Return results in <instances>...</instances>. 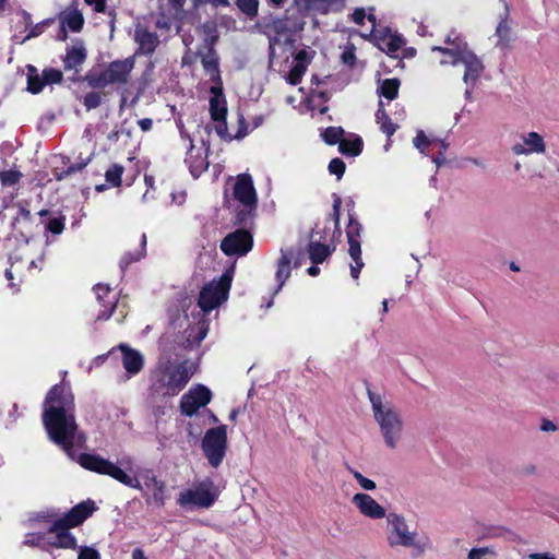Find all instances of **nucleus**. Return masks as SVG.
Wrapping results in <instances>:
<instances>
[{"mask_svg": "<svg viewBox=\"0 0 559 559\" xmlns=\"http://www.w3.org/2000/svg\"><path fill=\"white\" fill-rule=\"evenodd\" d=\"M47 85L45 78L37 72V69L33 66L27 67V91L32 94H38L43 91L44 86Z\"/></svg>", "mask_w": 559, "mask_h": 559, "instance_id": "29", "label": "nucleus"}, {"mask_svg": "<svg viewBox=\"0 0 559 559\" xmlns=\"http://www.w3.org/2000/svg\"><path fill=\"white\" fill-rule=\"evenodd\" d=\"M134 68V60L127 58L124 60H116L108 64L102 72H90L84 80L93 88H105L109 85L126 84L130 73Z\"/></svg>", "mask_w": 559, "mask_h": 559, "instance_id": "8", "label": "nucleus"}, {"mask_svg": "<svg viewBox=\"0 0 559 559\" xmlns=\"http://www.w3.org/2000/svg\"><path fill=\"white\" fill-rule=\"evenodd\" d=\"M132 559H147V558L141 548H135L132 551Z\"/></svg>", "mask_w": 559, "mask_h": 559, "instance_id": "64", "label": "nucleus"}, {"mask_svg": "<svg viewBox=\"0 0 559 559\" xmlns=\"http://www.w3.org/2000/svg\"><path fill=\"white\" fill-rule=\"evenodd\" d=\"M102 97L98 93L91 92L85 95L83 104L87 109H94L100 105Z\"/></svg>", "mask_w": 559, "mask_h": 559, "instance_id": "48", "label": "nucleus"}, {"mask_svg": "<svg viewBox=\"0 0 559 559\" xmlns=\"http://www.w3.org/2000/svg\"><path fill=\"white\" fill-rule=\"evenodd\" d=\"M86 50L82 45H75L68 49L63 59L66 70H75L85 61Z\"/></svg>", "mask_w": 559, "mask_h": 559, "instance_id": "28", "label": "nucleus"}, {"mask_svg": "<svg viewBox=\"0 0 559 559\" xmlns=\"http://www.w3.org/2000/svg\"><path fill=\"white\" fill-rule=\"evenodd\" d=\"M85 2L88 5L94 7V10L96 12H104L106 9V1L105 0H85Z\"/></svg>", "mask_w": 559, "mask_h": 559, "instance_id": "58", "label": "nucleus"}, {"mask_svg": "<svg viewBox=\"0 0 559 559\" xmlns=\"http://www.w3.org/2000/svg\"><path fill=\"white\" fill-rule=\"evenodd\" d=\"M119 349L122 352V365L126 371L130 376L138 374L144 366L143 355L139 350L130 348L124 344H121Z\"/></svg>", "mask_w": 559, "mask_h": 559, "instance_id": "23", "label": "nucleus"}, {"mask_svg": "<svg viewBox=\"0 0 559 559\" xmlns=\"http://www.w3.org/2000/svg\"><path fill=\"white\" fill-rule=\"evenodd\" d=\"M233 194L235 200L243 206L238 214V221L243 222L247 215H250L257 207V193L251 176L239 175L235 181Z\"/></svg>", "mask_w": 559, "mask_h": 559, "instance_id": "13", "label": "nucleus"}, {"mask_svg": "<svg viewBox=\"0 0 559 559\" xmlns=\"http://www.w3.org/2000/svg\"><path fill=\"white\" fill-rule=\"evenodd\" d=\"M210 93V115L212 121L215 123L214 129L221 139L225 141H231L226 122L228 110L227 100L223 93V84L212 85Z\"/></svg>", "mask_w": 559, "mask_h": 559, "instance_id": "12", "label": "nucleus"}, {"mask_svg": "<svg viewBox=\"0 0 559 559\" xmlns=\"http://www.w3.org/2000/svg\"><path fill=\"white\" fill-rule=\"evenodd\" d=\"M386 119H390V118L383 108V103L380 100L379 108L376 112V120H377V122H381V121H385Z\"/></svg>", "mask_w": 559, "mask_h": 559, "instance_id": "59", "label": "nucleus"}, {"mask_svg": "<svg viewBox=\"0 0 559 559\" xmlns=\"http://www.w3.org/2000/svg\"><path fill=\"white\" fill-rule=\"evenodd\" d=\"M138 123H139V126H140L142 131H150L152 129V126H153V121L150 118L141 119V120H139Z\"/></svg>", "mask_w": 559, "mask_h": 559, "instance_id": "61", "label": "nucleus"}, {"mask_svg": "<svg viewBox=\"0 0 559 559\" xmlns=\"http://www.w3.org/2000/svg\"><path fill=\"white\" fill-rule=\"evenodd\" d=\"M201 448L210 465L217 468L226 455L227 427L221 425L209 429L202 439Z\"/></svg>", "mask_w": 559, "mask_h": 559, "instance_id": "10", "label": "nucleus"}, {"mask_svg": "<svg viewBox=\"0 0 559 559\" xmlns=\"http://www.w3.org/2000/svg\"><path fill=\"white\" fill-rule=\"evenodd\" d=\"M344 134V130L341 127H330L324 130L322 136L324 141L330 144H336L342 141Z\"/></svg>", "mask_w": 559, "mask_h": 559, "instance_id": "37", "label": "nucleus"}, {"mask_svg": "<svg viewBox=\"0 0 559 559\" xmlns=\"http://www.w3.org/2000/svg\"><path fill=\"white\" fill-rule=\"evenodd\" d=\"M498 45H504L510 40V27L506 21H501L496 28Z\"/></svg>", "mask_w": 559, "mask_h": 559, "instance_id": "42", "label": "nucleus"}, {"mask_svg": "<svg viewBox=\"0 0 559 559\" xmlns=\"http://www.w3.org/2000/svg\"><path fill=\"white\" fill-rule=\"evenodd\" d=\"M265 34L269 38V57L272 60L275 57V47L281 43L282 39L286 41L290 39L292 27L289 20L275 19L265 25Z\"/></svg>", "mask_w": 559, "mask_h": 559, "instance_id": "17", "label": "nucleus"}, {"mask_svg": "<svg viewBox=\"0 0 559 559\" xmlns=\"http://www.w3.org/2000/svg\"><path fill=\"white\" fill-rule=\"evenodd\" d=\"M134 40L139 45L138 52L143 55H152L159 44L158 36L142 25H136Z\"/></svg>", "mask_w": 559, "mask_h": 559, "instance_id": "22", "label": "nucleus"}, {"mask_svg": "<svg viewBox=\"0 0 559 559\" xmlns=\"http://www.w3.org/2000/svg\"><path fill=\"white\" fill-rule=\"evenodd\" d=\"M21 178V173L15 170H8L0 174V179L3 186H13Z\"/></svg>", "mask_w": 559, "mask_h": 559, "instance_id": "44", "label": "nucleus"}, {"mask_svg": "<svg viewBox=\"0 0 559 559\" xmlns=\"http://www.w3.org/2000/svg\"><path fill=\"white\" fill-rule=\"evenodd\" d=\"M385 521L386 542L391 547L411 548L416 556L432 549L431 539L428 536L419 537L416 531H412L404 515L390 512Z\"/></svg>", "mask_w": 559, "mask_h": 559, "instance_id": "6", "label": "nucleus"}, {"mask_svg": "<svg viewBox=\"0 0 559 559\" xmlns=\"http://www.w3.org/2000/svg\"><path fill=\"white\" fill-rule=\"evenodd\" d=\"M180 134L181 138L186 140L189 147L185 162L188 165L191 175L194 178H198L209 167L205 150L203 147L195 148L192 140L183 130L180 131Z\"/></svg>", "mask_w": 559, "mask_h": 559, "instance_id": "19", "label": "nucleus"}, {"mask_svg": "<svg viewBox=\"0 0 559 559\" xmlns=\"http://www.w3.org/2000/svg\"><path fill=\"white\" fill-rule=\"evenodd\" d=\"M201 63L210 81L213 82V85H222L218 57L213 49H209L207 53L202 57Z\"/></svg>", "mask_w": 559, "mask_h": 559, "instance_id": "27", "label": "nucleus"}, {"mask_svg": "<svg viewBox=\"0 0 559 559\" xmlns=\"http://www.w3.org/2000/svg\"><path fill=\"white\" fill-rule=\"evenodd\" d=\"M78 559H100L99 552L93 547H81Z\"/></svg>", "mask_w": 559, "mask_h": 559, "instance_id": "50", "label": "nucleus"}, {"mask_svg": "<svg viewBox=\"0 0 559 559\" xmlns=\"http://www.w3.org/2000/svg\"><path fill=\"white\" fill-rule=\"evenodd\" d=\"M96 298L99 302H104V310L100 311L97 319L107 320L110 318L112 310L117 307V298L111 295L110 288L107 285L97 284L94 287Z\"/></svg>", "mask_w": 559, "mask_h": 559, "instance_id": "24", "label": "nucleus"}, {"mask_svg": "<svg viewBox=\"0 0 559 559\" xmlns=\"http://www.w3.org/2000/svg\"><path fill=\"white\" fill-rule=\"evenodd\" d=\"M218 497V490L214 483L206 478L192 484L191 487L178 493L177 503L185 509H207Z\"/></svg>", "mask_w": 559, "mask_h": 559, "instance_id": "9", "label": "nucleus"}, {"mask_svg": "<svg viewBox=\"0 0 559 559\" xmlns=\"http://www.w3.org/2000/svg\"><path fill=\"white\" fill-rule=\"evenodd\" d=\"M43 423L49 439L74 457V447L82 448L86 437L78 429L74 416V396L66 384L53 385L44 402Z\"/></svg>", "mask_w": 559, "mask_h": 559, "instance_id": "1", "label": "nucleus"}, {"mask_svg": "<svg viewBox=\"0 0 559 559\" xmlns=\"http://www.w3.org/2000/svg\"><path fill=\"white\" fill-rule=\"evenodd\" d=\"M87 163H88V159L85 162H82V163L73 164V165L69 166L66 171L58 174L57 178L60 180V179L64 178L66 176H69L76 171H81L87 165Z\"/></svg>", "mask_w": 559, "mask_h": 559, "instance_id": "54", "label": "nucleus"}, {"mask_svg": "<svg viewBox=\"0 0 559 559\" xmlns=\"http://www.w3.org/2000/svg\"><path fill=\"white\" fill-rule=\"evenodd\" d=\"M95 510L94 502H81L73 507L63 518L52 521V531L55 534L56 548L76 549V538L70 533L71 527L83 523Z\"/></svg>", "mask_w": 559, "mask_h": 559, "instance_id": "7", "label": "nucleus"}, {"mask_svg": "<svg viewBox=\"0 0 559 559\" xmlns=\"http://www.w3.org/2000/svg\"><path fill=\"white\" fill-rule=\"evenodd\" d=\"M197 366L188 360L162 356L150 372V391L156 397L177 396L194 374Z\"/></svg>", "mask_w": 559, "mask_h": 559, "instance_id": "3", "label": "nucleus"}, {"mask_svg": "<svg viewBox=\"0 0 559 559\" xmlns=\"http://www.w3.org/2000/svg\"><path fill=\"white\" fill-rule=\"evenodd\" d=\"M310 260L316 263H322L330 254L331 250L326 245L320 242H310L308 247Z\"/></svg>", "mask_w": 559, "mask_h": 559, "instance_id": "30", "label": "nucleus"}, {"mask_svg": "<svg viewBox=\"0 0 559 559\" xmlns=\"http://www.w3.org/2000/svg\"><path fill=\"white\" fill-rule=\"evenodd\" d=\"M207 334V325L205 321H200L195 329H192L188 335V341L200 344Z\"/></svg>", "mask_w": 559, "mask_h": 559, "instance_id": "38", "label": "nucleus"}, {"mask_svg": "<svg viewBox=\"0 0 559 559\" xmlns=\"http://www.w3.org/2000/svg\"><path fill=\"white\" fill-rule=\"evenodd\" d=\"M47 229L55 235L61 234L64 229V218H61V217L50 218L47 224Z\"/></svg>", "mask_w": 559, "mask_h": 559, "instance_id": "46", "label": "nucleus"}, {"mask_svg": "<svg viewBox=\"0 0 559 559\" xmlns=\"http://www.w3.org/2000/svg\"><path fill=\"white\" fill-rule=\"evenodd\" d=\"M231 277L228 274H223L218 281H212L206 284L199 296V306L203 312H210L228 297L230 289Z\"/></svg>", "mask_w": 559, "mask_h": 559, "instance_id": "11", "label": "nucleus"}, {"mask_svg": "<svg viewBox=\"0 0 559 559\" xmlns=\"http://www.w3.org/2000/svg\"><path fill=\"white\" fill-rule=\"evenodd\" d=\"M366 17V12L364 9H356L353 13V21L356 24H362Z\"/></svg>", "mask_w": 559, "mask_h": 559, "instance_id": "60", "label": "nucleus"}, {"mask_svg": "<svg viewBox=\"0 0 559 559\" xmlns=\"http://www.w3.org/2000/svg\"><path fill=\"white\" fill-rule=\"evenodd\" d=\"M340 209H341V199L336 198L333 203V215L335 217L336 224H338V219H340Z\"/></svg>", "mask_w": 559, "mask_h": 559, "instance_id": "62", "label": "nucleus"}, {"mask_svg": "<svg viewBox=\"0 0 559 559\" xmlns=\"http://www.w3.org/2000/svg\"><path fill=\"white\" fill-rule=\"evenodd\" d=\"M43 75L47 84L60 83L62 80V73L56 69H46L43 71Z\"/></svg>", "mask_w": 559, "mask_h": 559, "instance_id": "47", "label": "nucleus"}, {"mask_svg": "<svg viewBox=\"0 0 559 559\" xmlns=\"http://www.w3.org/2000/svg\"><path fill=\"white\" fill-rule=\"evenodd\" d=\"M380 126V130L385 133L389 138L396 131V124L392 123L391 119L385 121L377 122Z\"/></svg>", "mask_w": 559, "mask_h": 559, "instance_id": "55", "label": "nucleus"}, {"mask_svg": "<svg viewBox=\"0 0 559 559\" xmlns=\"http://www.w3.org/2000/svg\"><path fill=\"white\" fill-rule=\"evenodd\" d=\"M368 397L384 445L389 450L397 449L403 441L405 430L401 409L378 393L368 391Z\"/></svg>", "mask_w": 559, "mask_h": 559, "instance_id": "5", "label": "nucleus"}, {"mask_svg": "<svg viewBox=\"0 0 559 559\" xmlns=\"http://www.w3.org/2000/svg\"><path fill=\"white\" fill-rule=\"evenodd\" d=\"M237 5L241 12L252 17L258 13V0H237Z\"/></svg>", "mask_w": 559, "mask_h": 559, "instance_id": "39", "label": "nucleus"}, {"mask_svg": "<svg viewBox=\"0 0 559 559\" xmlns=\"http://www.w3.org/2000/svg\"><path fill=\"white\" fill-rule=\"evenodd\" d=\"M342 61L345 64L353 66L355 62V48L353 45H347L342 52Z\"/></svg>", "mask_w": 559, "mask_h": 559, "instance_id": "51", "label": "nucleus"}, {"mask_svg": "<svg viewBox=\"0 0 559 559\" xmlns=\"http://www.w3.org/2000/svg\"><path fill=\"white\" fill-rule=\"evenodd\" d=\"M253 246V239L249 231L239 229L227 235L222 243L221 249L227 255H245Z\"/></svg>", "mask_w": 559, "mask_h": 559, "instance_id": "16", "label": "nucleus"}, {"mask_svg": "<svg viewBox=\"0 0 559 559\" xmlns=\"http://www.w3.org/2000/svg\"><path fill=\"white\" fill-rule=\"evenodd\" d=\"M404 44H405L404 39L399 35H390L384 40L386 50H388V52H391V53L399 51Z\"/></svg>", "mask_w": 559, "mask_h": 559, "instance_id": "41", "label": "nucleus"}, {"mask_svg": "<svg viewBox=\"0 0 559 559\" xmlns=\"http://www.w3.org/2000/svg\"><path fill=\"white\" fill-rule=\"evenodd\" d=\"M87 163H88V159L85 162H82V163L73 164V165L69 166L66 171L58 174L57 178L60 180V179L64 178L66 176H69L76 171H81L87 165Z\"/></svg>", "mask_w": 559, "mask_h": 559, "instance_id": "53", "label": "nucleus"}, {"mask_svg": "<svg viewBox=\"0 0 559 559\" xmlns=\"http://www.w3.org/2000/svg\"><path fill=\"white\" fill-rule=\"evenodd\" d=\"M212 392L203 384H197L189 389L180 400L181 413L187 416H192L201 407L210 403Z\"/></svg>", "mask_w": 559, "mask_h": 559, "instance_id": "15", "label": "nucleus"}, {"mask_svg": "<svg viewBox=\"0 0 559 559\" xmlns=\"http://www.w3.org/2000/svg\"><path fill=\"white\" fill-rule=\"evenodd\" d=\"M175 19H182L186 0H168Z\"/></svg>", "mask_w": 559, "mask_h": 559, "instance_id": "49", "label": "nucleus"}, {"mask_svg": "<svg viewBox=\"0 0 559 559\" xmlns=\"http://www.w3.org/2000/svg\"><path fill=\"white\" fill-rule=\"evenodd\" d=\"M123 170V167L119 164L111 165L105 173L106 181L112 187H119Z\"/></svg>", "mask_w": 559, "mask_h": 559, "instance_id": "35", "label": "nucleus"}, {"mask_svg": "<svg viewBox=\"0 0 559 559\" xmlns=\"http://www.w3.org/2000/svg\"><path fill=\"white\" fill-rule=\"evenodd\" d=\"M530 559H556L547 552H535L530 555Z\"/></svg>", "mask_w": 559, "mask_h": 559, "instance_id": "63", "label": "nucleus"}, {"mask_svg": "<svg viewBox=\"0 0 559 559\" xmlns=\"http://www.w3.org/2000/svg\"><path fill=\"white\" fill-rule=\"evenodd\" d=\"M314 55L316 51L309 47L297 51L294 57L293 67L286 79L289 84L297 85L301 82V79Z\"/></svg>", "mask_w": 559, "mask_h": 559, "instance_id": "20", "label": "nucleus"}, {"mask_svg": "<svg viewBox=\"0 0 559 559\" xmlns=\"http://www.w3.org/2000/svg\"><path fill=\"white\" fill-rule=\"evenodd\" d=\"M337 1L338 0H306V4L309 10L319 13H326L337 3Z\"/></svg>", "mask_w": 559, "mask_h": 559, "instance_id": "36", "label": "nucleus"}, {"mask_svg": "<svg viewBox=\"0 0 559 559\" xmlns=\"http://www.w3.org/2000/svg\"><path fill=\"white\" fill-rule=\"evenodd\" d=\"M400 85L397 79H385L380 84L379 93L389 100H393L397 97Z\"/></svg>", "mask_w": 559, "mask_h": 559, "instance_id": "33", "label": "nucleus"}, {"mask_svg": "<svg viewBox=\"0 0 559 559\" xmlns=\"http://www.w3.org/2000/svg\"><path fill=\"white\" fill-rule=\"evenodd\" d=\"M511 150L518 156L544 154L546 152V143L539 133L530 131L520 134L519 141L512 145Z\"/></svg>", "mask_w": 559, "mask_h": 559, "instance_id": "18", "label": "nucleus"}, {"mask_svg": "<svg viewBox=\"0 0 559 559\" xmlns=\"http://www.w3.org/2000/svg\"><path fill=\"white\" fill-rule=\"evenodd\" d=\"M540 430L544 432H554L557 430V425L554 421L544 418L540 424Z\"/></svg>", "mask_w": 559, "mask_h": 559, "instance_id": "57", "label": "nucleus"}, {"mask_svg": "<svg viewBox=\"0 0 559 559\" xmlns=\"http://www.w3.org/2000/svg\"><path fill=\"white\" fill-rule=\"evenodd\" d=\"M353 503L366 518L379 520L388 515L385 514V509L367 493H356L353 497Z\"/></svg>", "mask_w": 559, "mask_h": 559, "instance_id": "21", "label": "nucleus"}, {"mask_svg": "<svg viewBox=\"0 0 559 559\" xmlns=\"http://www.w3.org/2000/svg\"><path fill=\"white\" fill-rule=\"evenodd\" d=\"M362 141L360 138H355L353 140L342 139L338 144V150L342 154L349 156H357L361 153Z\"/></svg>", "mask_w": 559, "mask_h": 559, "instance_id": "34", "label": "nucleus"}, {"mask_svg": "<svg viewBox=\"0 0 559 559\" xmlns=\"http://www.w3.org/2000/svg\"><path fill=\"white\" fill-rule=\"evenodd\" d=\"M47 525L45 532H36V533H29L26 535L24 544L28 546H37L43 549L49 547L56 548V545L52 543L55 542V532L52 531V523L51 521H46Z\"/></svg>", "mask_w": 559, "mask_h": 559, "instance_id": "26", "label": "nucleus"}, {"mask_svg": "<svg viewBox=\"0 0 559 559\" xmlns=\"http://www.w3.org/2000/svg\"><path fill=\"white\" fill-rule=\"evenodd\" d=\"M294 259V252L290 249H281V255L277 260L275 278L277 282L276 293L283 287L285 282L289 278L292 273V261Z\"/></svg>", "mask_w": 559, "mask_h": 559, "instance_id": "25", "label": "nucleus"}, {"mask_svg": "<svg viewBox=\"0 0 559 559\" xmlns=\"http://www.w3.org/2000/svg\"><path fill=\"white\" fill-rule=\"evenodd\" d=\"M78 462L88 471L110 476L122 485L141 491L147 504L163 507L166 502V484L150 468L139 469L133 476L114 462L91 453L80 454Z\"/></svg>", "mask_w": 559, "mask_h": 559, "instance_id": "2", "label": "nucleus"}, {"mask_svg": "<svg viewBox=\"0 0 559 559\" xmlns=\"http://www.w3.org/2000/svg\"><path fill=\"white\" fill-rule=\"evenodd\" d=\"M329 171L340 179L345 171V163L341 158H333L329 164Z\"/></svg>", "mask_w": 559, "mask_h": 559, "instance_id": "45", "label": "nucleus"}, {"mask_svg": "<svg viewBox=\"0 0 559 559\" xmlns=\"http://www.w3.org/2000/svg\"><path fill=\"white\" fill-rule=\"evenodd\" d=\"M361 230V225L357 221L350 218L346 229V236L349 246L348 253L354 262L350 264V275L355 280L358 278L360 270L364 266L360 246Z\"/></svg>", "mask_w": 559, "mask_h": 559, "instance_id": "14", "label": "nucleus"}, {"mask_svg": "<svg viewBox=\"0 0 559 559\" xmlns=\"http://www.w3.org/2000/svg\"><path fill=\"white\" fill-rule=\"evenodd\" d=\"M445 43L447 47L435 46L432 51H438L442 55L440 64L463 67V82L466 85L465 95L469 97L472 90L485 70V66L461 36L451 34L447 37Z\"/></svg>", "mask_w": 559, "mask_h": 559, "instance_id": "4", "label": "nucleus"}, {"mask_svg": "<svg viewBox=\"0 0 559 559\" xmlns=\"http://www.w3.org/2000/svg\"><path fill=\"white\" fill-rule=\"evenodd\" d=\"M239 129L237 131V133L235 135H231L230 134V138L231 140L233 139H237V140H240L242 138H245L247 134H248V128H247V124H246V120L242 116L239 117Z\"/></svg>", "mask_w": 559, "mask_h": 559, "instance_id": "56", "label": "nucleus"}, {"mask_svg": "<svg viewBox=\"0 0 559 559\" xmlns=\"http://www.w3.org/2000/svg\"><path fill=\"white\" fill-rule=\"evenodd\" d=\"M84 23L83 15L78 10H71L61 17L62 26H67L72 32H79Z\"/></svg>", "mask_w": 559, "mask_h": 559, "instance_id": "31", "label": "nucleus"}, {"mask_svg": "<svg viewBox=\"0 0 559 559\" xmlns=\"http://www.w3.org/2000/svg\"><path fill=\"white\" fill-rule=\"evenodd\" d=\"M413 142L415 147L418 148L421 153H425V147L430 143V141L423 131L417 132V135L415 136Z\"/></svg>", "mask_w": 559, "mask_h": 559, "instance_id": "52", "label": "nucleus"}, {"mask_svg": "<svg viewBox=\"0 0 559 559\" xmlns=\"http://www.w3.org/2000/svg\"><path fill=\"white\" fill-rule=\"evenodd\" d=\"M350 473L353 474L354 478L357 480V483L359 484V486L365 489V490H368V491H371V490H374L376 489V483L367 477H365L361 473L350 468L349 469Z\"/></svg>", "mask_w": 559, "mask_h": 559, "instance_id": "43", "label": "nucleus"}, {"mask_svg": "<svg viewBox=\"0 0 559 559\" xmlns=\"http://www.w3.org/2000/svg\"><path fill=\"white\" fill-rule=\"evenodd\" d=\"M145 247H146V235L142 234L141 236V243L140 248L136 249L134 252H127L120 260V266L121 269H126L128 265H130L133 262L139 261L145 255Z\"/></svg>", "mask_w": 559, "mask_h": 559, "instance_id": "32", "label": "nucleus"}, {"mask_svg": "<svg viewBox=\"0 0 559 559\" xmlns=\"http://www.w3.org/2000/svg\"><path fill=\"white\" fill-rule=\"evenodd\" d=\"M496 556L497 554L491 547L473 548L468 552V559H487Z\"/></svg>", "mask_w": 559, "mask_h": 559, "instance_id": "40", "label": "nucleus"}]
</instances>
